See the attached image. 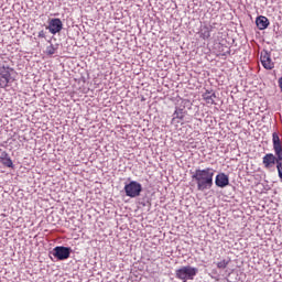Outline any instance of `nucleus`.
<instances>
[{"instance_id":"1a4fd4ad","label":"nucleus","mask_w":282,"mask_h":282,"mask_svg":"<svg viewBox=\"0 0 282 282\" xmlns=\"http://www.w3.org/2000/svg\"><path fill=\"white\" fill-rule=\"evenodd\" d=\"M260 61L262 63V67L264 69H274V62H272V57L268 51H263L260 54Z\"/></svg>"},{"instance_id":"0eeeda50","label":"nucleus","mask_w":282,"mask_h":282,"mask_svg":"<svg viewBox=\"0 0 282 282\" xmlns=\"http://www.w3.org/2000/svg\"><path fill=\"white\" fill-rule=\"evenodd\" d=\"M46 30L51 32V34H58L61 30H63V21L58 18L51 19L48 21V26H46Z\"/></svg>"},{"instance_id":"39448f33","label":"nucleus","mask_w":282,"mask_h":282,"mask_svg":"<svg viewBox=\"0 0 282 282\" xmlns=\"http://www.w3.org/2000/svg\"><path fill=\"white\" fill-rule=\"evenodd\" d=\"M124 193L127 197H140V193H142V184L132 181L124 185Z\"/></svg>"},{"instance_id":"dca6fc26","label":"nucleus","mask_w":282,"mask_h":282,"mask_svg":"<svg viewBox=\"0 0 282 282\" xmlns=\"http://www.w3.org/2000/svg\"><path fill=\"white\" fill-rule=\"evenodd\" d=\"M46 54H48L50 56H52L53 54H56V48L54 47V45H50L46 47Z\"/></svg>"},{"instance_id":"20e7f679","label":"nucleus","mask_w":282,"mask_h":282,"mask_svg":"<svg viewBox=\"0 0 282 282\" xmlns=\"http://www.w3.org/2000/svg\"><path fill=\"white\" fill-rule=\"evenodd\" d=\"M272 142H273V151L275 155H279L276 169H278L279 177L280 180H282V144H281V138H279V133L273 132Z\"/></svg>"},{"instance_id":"ddd939ff","label":"nucleus","mask_w":282,"mask_h":282,"mask_svg":"<svg viewBox=\"0 0 282 282\" xmlns=\"http://www.w3.org/2000/svg\"><path fill=\"white\" fill-rule=\"evenodd\" d=\"M175 120H184V110L183 109H176L174 111L172 122H175Z\"/></svg>"},{"instance_id":"7ed1b4c3","label":"nucleus","mask_w":282,"mask_h":282,"mask_svg":"<svg viewBox=\"0 0 282 282\" xmlns=\"http://www.w3.org/2000/svg\"><path fill=\"white\" fill-rule=\"evenodd\" d=\"M197 272H199L197 268L185 265L177 269L175 271V274H176V279H180V281L186 282V281H193V279L197 276Z\"/></svg>"},{"instance_id":"a211bd4d","label":"nucleus","mask_w":282,"mask_h":282,"mask_svg":"<svg viewBox=\"0 0 282 282\" xmlns=\"http://www.w3.org/2000/svg\"><path fill=\"white\" fill-rule=\"evenodd\" d=\"M37 36L39 39H45V31H40Z\"/></svg>"},{"instance_id":"9b49d317","label":"nucleus","mask_w":282,"mask_h":282,"mask_svg":"<svg viewBox=\"0 0 282 282\" xmlns=\"http://www.w3.org/2000/svg\"><path fill=\"white\" fill-rule=\"evenodd\" d=\"M256 25L260 30H265L268 28V25H270V20H268V18H265L263 15H260L256 19Z\"/></svg>"},{"instance_id":"f257e3e1","label":"nucleus","mask_w":282,"mask_h":282,"mask_svg":"<svg viewBox=\"0 0 282 282\" xmlns=\"http://www.w3.org/2000/svg\"><path fill=\"white\" fill-rule=\"evenodd\" d=\"M213 177H215V170L212 167L196 170L192 175V180L197 184V191H208V188H213Z\"/></svg>"},{"instance_id":"423d86ee","label":"nucleus","mask_w":282,"mask_h":282,"mask_svg":"<svg viewBox=\"0 0 282 282\" xmlns=\"http://www.w3.org/2000/svg\"><path fill=\"white\" fill-rule=\"evenodd\" d=\"M70 254H72V248L69 247L59 246L53 249V257H55V259H57L58 261H65L69 259Z\"/></svg>"},{"instance_id":"f8f14e48","label":"nucleus","mask_w":282,"mask_h":282,"mask_svg":"<svg viewBox=\"0 0 282 282\" xmlns=\"http://www.w3.org/2000/svg\"><path fill=\"white\" fill-rule=\"evenodd\" d=\"M216 98H217V96L215 95V93H210V91L206 90V93L203 94V99L205 100V102L207 105H215Z\"/></svg>"},{"instance_id":"f03ea898","label":"nucleus","mask_w":282,"mask_h":282,"mask_svg":"<svg viewBox=\"0 0 282 282\" xmlns=\"http://www.w3.org/2000/svg\"><path fill=\"white\" fill-rule=\"evenodd\" d=\"M9 57H2L0 58V87L2 89H6L9 83H12V72L14 69L10 66Z\"/></svg>"},{"instance_id":"6e6552de","label":"nucleus","mask_w":282,"mask_h":282,"mask_svg":"<svg viewBox=\"0 0 282 282\" xmlns=\"http://www.w3.org/2000/svg\"><path fill=\"white\" fill-rule=\"evenodd\" d=\"M268 153L262 159V164L264 165V169H272L273 165L276 164L279 166V154Z\"/></svg>"},{"instance_id":"4468645a","label":"nucleus","mask_w":282,"mask_h":282,"mask_svg":"<svg viewBox=\"0 0 282 282\" xmlns=\"http://www.w3.org/2000/svg\"><path fill=\"white\" fill-rule=\"evenodd\" d=\"M1 162L4 166H8V169H12V166H14V164L12 163V159L8 156L3 158Z\"/></svg>"},{"instance_id":"2eb2a0df","label":"nucleus","mask_w":282,"mask_h":282,"mask_svg":"<svg viewBox=\"0 0 282 282\" xmlns=\"http://www.w3.org/2000/svg\"><path fill=\"white\" fill-rule=\"evenodd\" d=\"M228 263H230V260H223L217 263L218 270H226L228 268Z\"/></svg>"},{"instance_id":"9d476101","label":"nucleus","mask_w":282,"mask_h":282,"mask_svg":"<svg viewBox=\"0 0 282 282\" xmlns=\"http://www.w3.org/2000/svg\"><path fill=\"white\" fill-rule=\"evenodd\" d=\"M215 182H216V186H218L219 188H226V186L230 184V178L225 173H220L216 175Z\"/></svg>"},{"instance_id":"f3484780","label":"nucleus","mask_w":282,"mask_h":282,"mask_svg":"<svg viewBox=\"0 0 282 282\" xmlns=\"http://www.w3.org/2000/svg\"><path fill=\"white\" fill-rule=\"evenodd\" d=\"M205 32L202 33L203 39H210V31H208V28H205Z\"/></svg>"}]
</instances>
